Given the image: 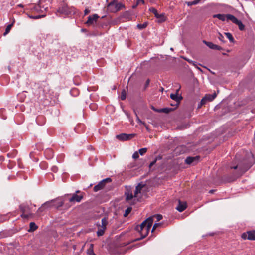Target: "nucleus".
Listing matches in <instances>:
<instances>
[{
    "mask_svg": "<svg viewBox=\"0 0 255 255\" xmlns=\"http://www.w3.org/2000/svg\"><path fill=\"white\" fill-rule=\"evenodd\" d=\"M154 218H156L157 221H159L162 219V216L160 214H156L150 216L140 225L136 226L135 230L139 232L141 235V237L137 239V240L144 238L148 235L152 225Z\"/></svg>",
    "mask_w": 255,
    "mask_h": 255,
    "instance_id": "f257e3e1",
    "label": "nucleus"
},
{
    "mask_svg": "<svg viewBox=\"0 0 255 255\" xmlns=\"http://www.w3.org/2000/svg\"><path fill=\"white\" fill-rule=\"evenodd\" d=\"M235 162L237 163V164L231 167V168L238 169L235 179L242 175L251 167V165L248 163L247 158H242L241 154L239 153L236 155Z\"/></svg>",
    "mask_w": 255,
    "mask_h": 255,
    "instance_id": "f03ea898",
    "label": "nucleus"
},
{
    "mask_svg": "<svg viewBox=\"0 0 255 255\" xmlns=\"http://www.w3.org/2000/svg\"><path fill=\"white\" fill-rule=\"evenodd\" d=\"M47 8L42 7L40 5H34L31 6V10L32 13L34 15L28 14V16L32 19H39L45 16V11Z\"/></svg>",
    "mask_w": 255,
    "mask_h": 255,
    "instance_id": "7ed1b4c3",
    "label": "nucleus"
},
{
    "mask_svg": "<svg viewBox=\"0 0 255 255\" xmlns=\"http://www.w3.org/2000/svg\"><path fill=\"white\" fill-rule=\"evenodd\" d=\"M57 13L65 16L74 15L76 13V9L73 6H69L67 3L63 2L60 3Z\"/></svg>",
    "mask_w": 255,
    "mask_h": 255,
    "instance_id": "20e7f679",
    "label": "nucleus"
},
{
    "mask_svg": "<svg viewBox=\"0 0 255 255\" xmlns=\"http://www.w3.org/2000/svg\"><path fill=\"white\" fill-rule=\"evenodd\" d=\"M124 7L123 4L121 3L118 2L116 0H113L107 5L108 10L111 12H116Z\"/></svg>",
    "mask_w": 255,
    "mask_h": 255,
    "instance_id": "39448f33",
    "label": "nucleus"
},
{
    "mask_svg": "<svg viewBox=\"0 0 255 255\" xmlns=\"http://www.w3.org/2000/svg\"><path fill=\"white\" fill-rule=\"evenodd\" d=\"M108 220L106 217H104L101 220V225H98V230L97 232V235L98 236H102L106 229V226L108 224Z\"/></svg>",
    "mask_w": 255,
    "mask_h": 255,
    "instance_id": "423d86ee",
    "label": "nucleus"
},
{
    "mask_svg": "<svg viewBox=\"0 0 255 255\" xmlns=\"http://www.w3.org/2000/svg\"><path fill=\"white\" fill-rule=\"evenodd\" d=\"M19 209L22 212L21 217L24 219H27L31 216L32 214L30 212V209L28 205L22 204L19 206Z\"/></svg>",
    "mask_w": 255,
    "mask_h": 255,
    "instance_id": "0eeeda50",
    "label": "nucleus"
},
{
    "mask_svg": "<svg viewBox=\"0 0 255 255\" xmlns=\"http://www.w3.org/2000/svg\"><path fill=\"white\" fill-rule=\"evenodd\" d=\"M241 237L244 240H255V231H250L246 233H244Z\"/></svg>",
    "mask_w": 255,
    "mask_h": 255,
    "instance_id": "6e6552de",
    "label": "nucleus"
},
{
    "mask_svg": "<svg viewBox=\"0 0 255 255\" xmlns=\"http://www.w3.org/2000/svg\"><path fill=\"white\" fill-rule=\"evenodd\" d=\"M135 134L121 133L116 136L117 139L122 141H127L132 139L135 136Z\"/></svg>",
    "mask_w": 255,
    "mask_h": 255,
    "instance_id": "1a4fd4ad",
    "label": "nucleus"
},
{
    "mask_svg": "<svg viewBox=\"0 0 255 255\" xmlns=\"http://www.w3.org/2000/svg\"><path fill=\"white\" fill-rule=\"evenodd\" d=\"M179 89L176 90V93L175 94H171L170 96V98L172 100H173L175 101L176 104H174V105H175L176 106H177L179 105L180 101L182 99V96L180 95H179V94L178 93L179 92Z\"/></svg>",
    "mask_w": 255,
    "mask_h": 255,
    "instance_id": "9d476101",
    "label": "nucleus"
},
{
    "mask_svg": "<svg viewBox=\"0 0 255 255\" xmlns=\"http://www.w3.org/2000/svg\"><path fill=\"white\" fill-rule=\"evenodd\" d=\"M84 194V193H81V194L79 195L74 193L72 197L69 199V201L70 202H80L83 198Z\"/></svg>",
    "mask_w": 255,
    "mask_h": 255,
    "instance_id": "9b49d317",
    "label": "nucleus"
},
{
    "mask_svg": "<svg viewBox=\"0 0 255 255\" xmlns=\"http://www.w3.org/2000/svg\"><path fill=\"white\" fill-rule=\"evenodd\" d=\"M99 18V16L97 14H93L92 15H90L88 17V20L86 22V24L89 25L92 24H93L94 22H96L98 19Z\"/></svg>",
    "mask_w": 255,
    "mask_h": 255,
    "instance_id": "f8f14e48",
    "label": "nucleus"
},
{
    "mask_svg": "<svg viewBox=\"0 0 255 255\" xmlns=\"http://www.w3.org/2000/svg\"><path fill=\"white\" fill-rule=\"evenodd\" d=\"M149 11L153 13L155 15V16L158 19H160L161 21H165V17L162 14H158V11L156 9H155L154 7H150L149 8Z\"/></svg>",
    "mask_w": 255,
    "mask_h": 255,
    "instance_id": "ddd939ff",
    "label": "nucleus"
},
{
    "mask_svg": "<svg viewBox=\"0 0 255 255\" xmlns=\"http://www.w3.org/2000/svg\"><path fill=\"white\" fill-rule=\"evenodd\" d=\"M217 96V94L215 92L212 94H206L205 96L202 99L203 102H205L206 103L208 102L212 101Z\"/></svg>",
    "mask_w": 255,
    "mask_h": 255,
    "instance_id": "4468645a",
    "label": "nucleus"
},
{
    "mask_svg": "<svg viewBox=\"0 0 255 255\" xmlns=\"http://www.w3.org/2000/svg\"><path fill=\"white\" fill-rule=\"evenodd\" d=\"M203 42L208 47H209L210 48H211L212 49L218 50H220L222 49L221 47H220V46H218L217 45L214 44L212 42H207V41H206L205 40H203Z\"/></svg>",
    "mask_w": 255,
    "mask_h": 255,
    "instance_id": "2eb2a0df",
    "label": "nucleus"
},
{
    "mask_svg": "<svg viewBox=\"0 0 255 255\" xmlns=\"http://www.w3.org/2000/svg\"><path fill=\"white\" fill-rule=\"evenodd\" d=\"M187 208V204L186 202H181L180 200L178 201V204L176 209L179 212H182Z\"/></svg>",
    "mask_w": 255,
    "mask_h": 255,
    "instance_id": "dca6fc26",
    "label": "nucleus"
},
{
    "mask_svg": "<svg viewBox=\"0 0 255 255\" xmlns=\"http://www.w3.org/2000/svg\"><path fill=\"white\" fill-rule=\"evenodd\" d=\"M54 200H51L49 201L46 202L44 203L42 206L39 209V210H42L43 209L49 208L53 206Z\"/></svg>",
    "mask_w": 255,
    "mask_h": 255,
    "instance_id": "f3484780",
    "label": "nucleus"
},
{
    "mask_svg": "<svg viewBox=\"0 0 255 255\" xmlns=\"http://www.w3.org/2000/svg\"><path fill=\"white\" fill-rule=\"evenodd\" d=\"M105 186L102 180L100 181L97 185H96L94 187V191L95 192H98V191L102 189Z\"/></svg>",
    "mask_w": 255,
    "mask_h": 255,
    "instance_id": "a211bd4d",
    "label": "nucleus"
},
{
    "mask_svg": "<svg viewBox=\"0 0 255 255\" xmlns=\"http://www.w3.org/2000/svg\"><path fill=\"white\" fill-rule=\"evenodd\" d=\"M54 200V204H53V205H54L53 206L56 208L58 209V208L62 207L64 204V201H63V200H57V199H55Z\"/></svg>",
    "mask_w": 255,
    "mask_h": 255,
    "instance_id": "6ab92c4d",
    "label": "nucleus"
},
{
    "mask_svg": "<svg viewBox=\"0 0 255 255\" xmlns=\"http://www.w3.org/2000/svg\"><path fill=\"white\" fill-rule=\"evenodd\" d=\"M125 195L126 196V200L127 201L131 200L134 197V195H133L132 193L129 191H126L125 193Z\"/></svg>",
    "mask_w": 255,
    "mask_h": 255,
    "instance_id": "aec40b11",
    "label": "nucleus"
},
{
    "mask_svg": "<svg viewBox=\"0 0 255 255\" xmlns=\"http://www.w3.org/2000/svg\"><path fill=\"white\" fill-rule=\"evenodd\" d=\"M226 19L227 21H231L234 23H235L238 20L235 16L229 14H226Z\"/></svg>",
    "mask_w": 255,
    "mask_h": 255,
    "instance_id": "412c9836",
    "label": "nucleus"
},
{
    "mask_svg": "<svg viewBox=\"0 0 255 255\" xmlns=\"http://www.w3.org/2000/svg\"><path fill=\"white\" fill-rule=\"evenodd\" d=\"M94 245L93 244H90L89 248L87 250V254L88 255H96L93 250Z\"/></svg>",
    "mask_w": 255,
    "mask_h": 255,
    "instance_id": "4be33fe9",
    "label": "nucleus"
},
{
    "mask_svg": "<svg viewBox=\"0 0 255 255\" xmlns=\"http://www.w3.org/2000/svg\"><path fill=\"white\" fill-rule=\"evenodd\" d=\"M14 22H15V20H13V21L12 23L8 24L6 26V29H5V31L4 32V33H3V35L4 36L6 35L10 32V31L12 27L13 26Z\"/></svg>",
    "mask_w": 255,
    "mask_h": 255,
    "instance_id": "5701e85b",
    "label": "nucleus"
},
{
    "mask_svg": "<svg viewBox=\"0 0 255 255\" xmlns=\"http://www.w3.org/2000/svg\"><path fill=\"white\" fill-rule=\"evenodd\" d=\"M38 228V226L35 224L34 222H31L29 225V232H33L36 230Z\"/></svg>",
    "mask_w": 255,
    "mask_h": 255,
    "instance_id": "b1692460",
    "label": "nucleus"
},
{
    "mask_svg": "<svg viewBox=\"0 0 255 255\" xmlns=\"http://www.w3.org/2000/svg\"><path fill=\"white\" fill-rule=\"evenodd\" d=\"M142 186L139 184L136 187L134 193V197H136L137 195L140 192Z\"/></svg>",
    "mask_w": 255,
    "mask_h": 255,
    "instance_id": "393cba45",
    "label": "nucleus"
},
{
    "mask_svg": "<svg viewBox=\"0 0 255 255\" xmlns=\"http://www.w3.org/2000/svg\"><path fill=\"white\" fill-rule=\"evenodd\" d=\"M214 17H216L218 18L219 20H221L223 21H225L226 19V15L225 14H218L214 15L213 16Z\"/></svg>",
    "mask_w": 255,
    "mask_h": 255,
    "instance_id": "a878e982",
    "label": "nucleus"
},
{
    "mask_svg": "<svg viewBox=\"0 0 255 255\" xmlns=\"http://www.w3.org/2000/svg\"><path fill=\"white\" fill-rule=\"evenodd\" d=\"M235 24H237L238 26L239 29L243 31L245 29V25L242 23V22L239 20L238 19L237 20V21L235 23Z\"/></svg>",
    "mask_w": 255,
    "mask_h": 255,
    "instance_id": "bb28decb",
    "label": "nucleus"
},
{
    "mask_svg": "<svg viewBox=\"0 0 255 255\" xmlns=\"http://www.w3.org/2000/svg\"><path fill=\"white\" fill-rule=\"evenodd\" d=\"M200 156H196L195 157H192V165L196 164L200 161Z\"/></svg>",
    "mask_w": 255,
    "mask_h": 255,
    "instance_id": "cd10ccee",
    "label": "nucleus"
},
{
    "mask_svg": "<svg viewBox=\"0 0 255 255\" xmlns=\"http://www.w3.org/2000/svg\"><path fill=\"white\" fill-rule=\"evenodd\" d=\"M147 25H148V22H145L143 24H138L137 25V27L139 30H142V29L145 28L147 26Z\"/></svg>",
    "mask_w": 255,
    "mask_h": 255,
    "instance_id": "c85d7f7f",
    "label": "nucleus"
},
{
    "mask_svg": "<svg viewBox=\"0 0 255 255\" xmlns=\"http://www.w3.org/2000/svg\"><path fill=\"white\" fill-rule=\"evenodd\" d=\"M48 154H49V155L48 157H47L48 159H51V158H52L53 157V151L51 149H47L45 151V154L46 155H47Z\"/></svg>",
    "mask_w": 255,
    "mask_h": 255,
    "instance_id": "c756f323",
    "label": "nucleus"
},
{
    "mask_svg": "<svg viewBox=\"0 0 255 255\" xmlns=\"http://www.w3.org/2000/svg\"><path fill=\"white\" fill-rule=\"evenodd\" d=\"M225 35L229 39L231 42L234 43L235 42L234 39L230 33H225Z\"/></svg>",
    "mask_w": 255,
    "mask_h": 255,
    "instance_id": "7c9ffc66",
    "label": "nucleus"
},
{
    "mask_svg": "<svg viewBox=\"0 0 255 255\" xmlns=\"http://www.w3.org/2000/svg\"><path fill=\"white\" fill-rule=\"evenodd\" d=\"M161 159V157L160 156H158L157 157H156L155 159H154L153 161H152L149 164V168H151L152 166H153L156 162V161H157V160H159V159Z\"/></svg>",
    "mask_w": 255,
    "mask_h": 255,
    "instance_id": "2f4dec72",
    "label": "nucleus"
},
{
    "mask_svg": "<svg viewBox=\"0 0 255 255\" xmlns=\"http://www.w3.org/2000/svg\"><path fill=\"white\" fill-rule=\"evenodd\" d=\"M132 208L130 207H128L125 210V212L124 214V217H127L131 211Z\"/></svg>",
    "mask_w": 255,
    "mask_h": 255,
    "instance_id": "473e14b6",
    "label": "nucleus"
},
{
    "mask_svg": "<svg viewBox=\"0 0 255 255\" xmlns=\"http://www.w3.org/2000/svg\"><path fill=\"white\" fill-rule=\"evenodd\" d=\"M120 98L122 100H124L126 98V92L125 90H123L121 94Z\"/></svg>",
    "mask_w": 255,
    "mask_h": 255,
    "instance_id": "72a5a7b5",
    "label": "nucleus"
},
{
    "mask_svg": "<svg viewBox=\"0 0 255 255\" xmlns=\"http://www.w3.org/2000/svg\"><path fill=\"white\" fill-rule=\"evenodd\" d=\"M147 151V148H142L139 150V154L141 155L144 154Z\"/></svg>",
    "mask_w": 255,
    "mask_h": 255,
    "instance_id": "f704fd0d",
    "label": "nucleus"
},
{
    "mask_svg": "<svg viewBox=\"0 0 255 255\" xmlns=\"http://www.w3.org/2000/svg\"><path fill=\"white\" fill-rule=\"evenodd\" d=\"M162 226V224L160 223H156L153 226L151 232H153L154 230H155L157 228L161 227Z\"/></svg>",
    "mask_w": 255,
    "mask_h": 255,
    "instance_id": "c9c22d12",
    "label": "nucleus"
},
{
    "mask_svg": "<svg viewBox=\"0 0 255 255\" xmlns=\"http://www.w3.org/2000/svg\"><path fill=\"white\" fill-rule=\"evenodd\" d=\"M5 109H0V115L1 117V118H2L3 119H6V116H5L4 115V113L5 112Z\"/></svg>",
    "mask_w": 255,
    "mask_h": 255,
    "instance_id": "e433bc0d",
    "label": "nucleus"
},
{
    "mask_svg": "<svg viewBox=\"0 0 255 255\" xmlns=\"http://www.w3.org/2000/svg\"><path fill=\"white\" fill-rule=\"evenodd\" d=\"M185 148V147L184 145H182L179 147H177V148L176 149V151H177V152H178L180 151V154L183 153L185 152V150H184L182 152H181L180 151V149H182L183 150Z\"/></svg>",
    "mask_w": 255,
    "mask_h": 255,
    "instance_id": "4c0bfd02",
    "label": "nucleus"
},
{
    "mask_svg": "<svg viewBox=\"0 0 255 255\" xmlns=\"http://www.w3.org/2000/svg\"><path fill=\"white\" fill-rule=\"evenodd\" d=\"M206 104L205 102H203V100H201L200 102L198 104L197 106V109H199L201 108V107Z\"/></svg>",
    "mask_w": 255,
    "mask_h": 255,
    "instance_id": "58836bf2",
    "label": "nucleus"
},
{
    "mask_svg": "<svg viewBox=\"0 0 255 255\" xmlns=\"http://www.w3.org/2000/svg\"><path fill=\"white\" fill-rule=\"evenodd\" d=\"M136 1V5H140V4H144V0H135Z\"/></svg>",
    "mask_w": 255,
    "mask_h": 255,
    "instance_id": "ea45409f",
    "label": "nucleus"
},
{
    "mask_svg": "<svg viewBox=\"0 0 255 255\" xmlns=\"http://www.w3.org/2000/svg\"><path fill=\"white\" fill-rule=\"evenodd\" d=\"M139 153L135 152L132 155V158L134 159H136L139 158Z\"/></svg>",
    "mask_w": 255,
    "mask_h": 255,
    "instance_id": "a19ab883",
    "label": "nucleus"
},
{
    "mask_svg": "<svg viewBox=\"0 0 255 255\" xmlns=\"http://www.w3.org/2000/svg\"><path fill=\"white\" fill-rule=\"evenodd\" d=\"M171 108H164L161 109V111L165 113H168V112H169V111H171Z\"/></svg>",
    "mask_w": 255,
    "mask_h": 255,
    "instance_id": "79ce46f5",
    "label": "nucleus"
},
{
    "mask_svg": "<svg viewBox=\"0 0 255 255\" xmlns=\"http://www.w3.org/2000/svg\"><path fill=\"white\" fill-rule=\"evenodd\" d=\"M185 162L188 164H191V156H188L185 160Z\"/></svg>",
    "mask_w": 255,
    "mask_h": 255,
    "instance_id": "37998d69",
    "label": "nucleus"
},
{
    "mask_svg": "<svg viewBox=\"0 0 255 255\" xmlns=\"http://www.w3.org/2000/svg\"><path fill=\"white\" fill-rule=\"evenodd\" d=\"M103 181L104 183L105 184L107 182H111L112 181V180L110 178H107L106 179H104L102 180Z\"/></svg>",
    "mask_w": 255,
    "mask_h": 255,
    "instance_id": "c03bdc74",
    "label": "nucleus"
},
{
    "mask_svg": "<svg viewBox=\"0 0 255 255\" xmlns=\"http://www.w3.org/2000/svg\"><path fill=\"white\" fill-rule=\"evenodd\" d=\"M134 112H135V114L136 116V120H137V122L139 124H142L143 123H142V121L139 119V118L138 117L137 114H136V113L135 111H134Z\"/></svg>",
    "mask_w": 255,
    "mask_h": 255,
    "instance_id": "a18cd8bd",
    "label": "nucleus"
},
{
    "mask_svg": "<svg viewBox=\"0 0 255 255\" xmlns=\"http://www.w3.org/2000/svg\"><path fill=\"white\" fill-rule=\"evenodd\" d=\"M218 39L220 41H221L222 42H224V37H223V36L221 33H219Z\"/></svg>",
    "mask_w": 255,
    "mask_h": 255,
    "instance_id": "49530a36",
    "label": "nucleus"
},
{
    "mask_svg": "<svg viewBox=\"0 0 255 255\" xmlns=\"http://www.w3.org/2000/svg\"><path fill=\"white\" fill-rule=\"evenodd\" d=\"M51 170L53 172L56 173L58 171V168L56 166H54L51 168Z\"/></svg>",
    "mask_w": 255,
    "mask_h": 255,
    "instance_id": "de8ad7c7",
    "label": "nucleus"
},
{
    "mask_svg": "<svg viewBox=\"0 0 255 255\" xmlns=\"http://www.w3.org/2000/svg\"><path fill=\"white\" fill-rule=\"evenodd\" d=\"M5 216L3 215L0 216V222H3L5 221Z\"/></svg>",
    "mask_w": 255,
    "mask_h": 255,
    "instance_id": "09e8293b",
    "label": "nucleus"
},
{
    "mask_svg": "<svg viewBox=\"0 0 255 255\" xmlns=\"http://www.w3.org/2000/svg\"><path fill=\"white\" fill-rule=\"evenodd\" d=\"M90 12V10L88 8H86L84 10V15H86Z\"/></svg>",
    "mask_w": 255,
    "mask_h": 255,
    "instance_id": "8fccbe9b",
    "label": "nucleus"
},
{
    "mask_svg": "<svg viewBox=\"0 0 255 255\" xmlns=\"http://www.w3.org/2000/svg\"><path fill=\"white\" fill-rule=\"evenodd\" d=\"M200 0H196L193 1L192 2V5H194V4H197L198 3H199V2Z\"/></svg>",
    "mask_w": 255,
    "mask_h": 255,
    "instance_id": "3c124183",
    "label": "nucleus"
},
{
    "mask_svg": "<svg viewBox=\"0 0 255 255\" xmlns=\"http://www.w3.org/2000/svg\"><path fill=\"white\" fill-rule=\"evenodd\" d=\"M150 80L149 79H147L145 83V87H147L149 84Z\"/></svg>",
    "mask_w": 255,
    "mask_h": 255,
    "instance_id": "603ef678",
    "label": "nucleus"
},
{
    "mask_svg": "<svg viewBox=\"0 0 255 255\" xmlns=\"http://www.w3.org/2000/svg\"><path fill=\"white\" fill-rule=\"evenodd\" d=\"M192 65H193L194 66H195V67L196 68H197V69H198L200 70V68H199V67L197 66V65H196V64L193 63V62H192Z\"/></svg>",
    "mask_w": 255,
    "mask_h": 255,
    "instance_id": "864d4df0",
    "label": "nucleus"
},
{
    "mask_svg": "<svg viewBox=\"0 0 255 255\" xmlns=\"http://www.w3.org/2000/svg\"><path fill=\"white\" fill-rule=\"evenodd\" d=\"M137 6H138V5H136V3H135V4H133L132 6V8H135Z\"/></svg>",
    "mask_w": 255,
    "mask_h": 255,
    "instance_id": "5fc2aeb1",
    "label": "nucleus"
},
{
    "mask_svg": "<svg viewBox=\"0 0 255 255\" xmlns=\"http://www.w3.org/2000/svg\"><path fill=\"white\" fill-rule=\"evenodd\" d=\"M188 6H191V1H188L186 2Z\"/></svg>",
    "mask_w": 255,
    "mask_h": 255,
    "instance_id": "6e6d98bb",
    "label": "nucleus"
},
{
    "mask_svg": "<svg viewBox=\"0 0 255 255\" xmlns=\"http://www.w3.org/2000/svg\"><path fill=\"white\" fill-rule=\"evenodd\" d=\"M196 81H197V79L196 78H194V79L192 78V83H195V82H196Z\"/></svg>",
    "mask_w": 255,
    "mask_h": 255,
    "instance_id": "4d7b16f0",
    "label": "nucleus"
},
{
    "mask_svg": "<svg viewBox=\"0 0 255 255\" xmlns=\"http://www.w3.org/2000/svg\"><path fill=\"white\" fill-rule=\"evenodd\" d=\"M186 60H187L189 63H191V60L188 59L184 58Z\"/></svg>",
    "mask_w": 255,
    "mask_h": 255,
    "instance_id": "13d9d810",
    "label": "nucleus"
},
{
    "mask_svg": "<svg viewBox=\"0 0 255 255\" xmlns=\"http://www.w3.org/2000/svg\"><path fill=\"white\" fill-rule=\"evenodd\" d=\"M125 114H126V115L127 116V117H128V118H129V115L128 113V112H125Z\"/></svg>",
    "mask_w": 255,
    "mask_h": 255,
    "instance_id": "bf43d9fd",
    "label": "nucleus"
},
{
    "mask_svg": "<svg viewBox=\"0 0 255 255\" xmlns=\"http://www.w3.org/2000/svg\"><path fill=\"white\" fill-rule=\"evenodd\" d=\"M17 6L20 7H23V6L22 4H20L17 5Z\"/></svg>",
    "mask_w": 255,
    "mask_h": 255,
    "instance_id": "052dcab7",
    "label": "nucleus"
},
{
    "mask_svg": "<svg viewBox=\"0 0 255 255\" xmlns=\"http://www.w3.org/2000/svg\"><path fill=\"white\" fill-rule=\"evenodd\" d=\"M86 31H87V30H86V29H83H83H81V31H82V32H86Z\"/></svg>",
    "mask_w": 255,
    "mask_h": 255,
    "instance_id": "680f3d73",
    "label": "nucleus"
},
{
    "mask_svg": "<svg viewBox=\"0 0 255 255\" xmlns=\"http://www.w3.org/2000/svg\"><path fill=\"white\" fill-rule=\"evenodd\" d=\"M81 193L80 191V190H77V191H76V192L75 193L77 194V193Z\"/></svg>",
    "mask_w": 255,
    "mask_h": 255,
    "instance_id": "e2e57ef3",
    "label": "nucleus"
},
{
    "mask_svg": "<svg viewBox=\"0 0 255 255\" xmlns=\"http://www.w3.org/2000/svg\"><path fill=\"white\" fill-rule=\"evenodd\" d=\"M7 156L9 157H12V156L11 155V154L10 153H8L7 154Z\"/></svg>",
    "mask_w": 255,
    "mask_h": 255,
    "instance_id": "0e129e2a",
    "label": "nucleus"
},
{
    "mask_svg": "<svg viewBox=\"0 0 255 255\" xmlns=\"http://www.w3.org/2000/svg\"><path fill=\"white\" fill-rule=\"evenodd\" d=\"M242 153H243V154H246V152H245V151H243Z\"/></svg>",
    "mask_w": 255,
    "mask_h": 255,
    "instance_id": "69168bd1",
    "label": "nucleus"
},
{
    "mask_svg": "<svg viewBox=\"0 0 255 255\" xmlns=\"http://www.w3.org/2000/svg\"><path fill=\"white\" fill-rule=\"evenodd\" d=\"M213 191H213V190H210V191H209V193H213Z\"/></svg>",
    "mask_w": 255,
    "mask_h": 255,
    "instance_id": "338daca9",
    "label": "nucleus"
},
{
    "mask_svg": "<svg viewBox=\"0 0 255 255\" xmlns=\"http://www.w3.org/2000/svg\"><path fill=\"white\" fill-rule=\"evenodd\" d=\"M74 91H77V90H76V89H73V90H72V92H74Z\"/></svg>",
    "mask_w": 255,
    "mask_h": 255,
    "instance_id": "774afa93",
    "label": "nucleus"
}]
</instances>
